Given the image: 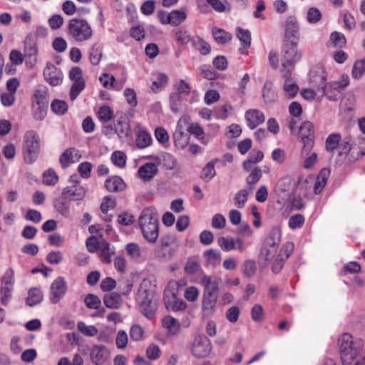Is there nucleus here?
Returning <instances> with one entry per match:
<instances>
[{
  "mask_svg": "<svg viewBox=\"0 0 365 365\" xmlns=\"http://www.w3.org/2000/svg\"><path fill=\"white\" fill-rule=\"evenodd\" d=\"M341 135L338 133L330 134L326 140V150L328 152H333L337 147L339 148Z\"/></svg>",
  "mask_w": 365,
  "mask_h": 365,
  "instance_id": "79ce46f5",
  "label": "nucleus"
},
{
  "mask_svg": "<svg viewBox=\"0 0 365 365\" xmlns=\"http://www.w3.org/2000/svg\"><path fill=\"white\" fill-rule=\"evenodd\" d=\"M279 239L274 234H270L265 240L261 248L259 260L266 266L276 255L279 245Z\"/></svg>",
  "mask_w": 365,
  "mask_h": 365,
  "instance_id": "6e6552de",
  "label": "nucleus"
},
{
  "mask_svg": "<svg viewBox=\"0 0 365 365\" xmlns=\"http://www.w3.org/2000/svg\"><path fill=\"white\" fill-rule=\"evenodd\" d=\"M299 133L304 143L302 155H308L314 145V130L312 123L309 121L304 122L300 126Z\"/></svg>",
  "mask_w": 365,
  "mask_h": 365,
  "instance_id": "1a4fd4ad",
  "label": "nucleus"
},
{
  "mask_svg": "<svg viewBox=\"0 0 365 365\" xmlns=\"http://www.w3.org/2000/svg\"><path fill=\"white\" fill-rule=\"evenodd\" d=\"M81 155L78 150L71 148L66 149L60 156L59 161L63 168H66L68 164L73 163L79 160Z\"/></svg>",
  "mask_w": 365,
  "mask_h": 365,
  "instance_id": "a211bd4d",
  "label": "nucleus"
},
{
  "mask_svg": "<svg viewBox=\"0 0 365 365\" xmlns=\"http://www.w3.org/2000/svg\"><path fill=\"white\" fill-rule=\"evenodd\" d=\"M200 269V264L194 260H188L184 267L185 272L187 274L197 273Z\"/></svg>",
  "mask_w": 365,
  "mask_h": 365,
  "instance_id": "338daca9",
  "label": "nucleus"
},
{
  "mask_svg": "<svg viewBox=\"0 0 365 365\" xmlns=\"http://www.w3.org/2000/svg\"><path fill=\"white\" fill-rule=\"evenodd\" d=\"M285 81L283 85V90L285 96L289 98H293L299 92V88L297 84L296 80L291 78L290 76L285 77Z\"/></svg>",
  "mask_w": 365,
  "mask_h": 365,
  "instance_id": "c85d7f7f",
  "label": "nucleus"
},
{
  "mask_svg": "<svg viewBox=\"0 0 365 365\" xmlns=\"http://www.w3.org/2000/svg\"><path fill=\"white\" fill-rule=\"evenodd\" d=\"M110 352L104 345H95L91 351V359L96 365H102L108 359Z\"/></svg>",
  "mask_w": 365,
  "mask_h": 365,
  "instance_id": "2eb2a0df",
  "label": "nucleus"
},
{
  "mask_svg": "<svg viewBox=\"0 0 365 365\" xmlns=\"http://www.w3.org/2000/svg\"><path fill=\"white\" fill-rule=\"evenodd\" d=\"M245 118L247 125L251 128H255L258 125L265 120V117L262 112L257 109H251L246 112Z\"/></svg>",
  "mask_w": 365,
  "mask_h": 365,
  "instance_id": "6ab92c4d",
  "label": "nucleus"
},
{
  "mask_svg": "<svg viewBox=\"0 0 365 365\" xmlns=\"http://www.w3.org/2000/svg\"><path fill=\"white\" fill-rule=\"evenodd\" d=\"M67 284L63 277H57L50 287L49 299L52 304H57L66 294Z\"/></svg>",
  "mask_w": 365,
  "mask_h": 365,
  "instance_id": "f8f14e48",
  "label": "nucleus"
},
{
  "mask_svg": "<svg viewBox=\"0 0 365 365\" xmlns=\"http://www.w3.org/2000/svg\"><path fill=\"white\" fill-rule=\"evenodd\" d=\"M200 76L207 80H214L219 76L218 73L210 68L206 65L200 66L199 68Z\"/></svg>",
  "mask_w": 365,
  "mask_h": 365,
  "instance_id": "5fc2aeb1",
  "label": "nucleus"
},
{
  "mask_svg": "<svg viewBox=\"0 0 365 365\" xmlns=\"http://www.w3.org/2000/svg\"><path fill=\"white\" fill-rule=\"evenodd\" d=\"M33 104L34 105H48V90L37 89L34 94Z\"/></svg>",
  "mask_w": 365,
  "mask_h": 365,
  "instance_id": "e433bc0d",
  "label": "nucleus"
},
{
  "mask_svg": "<svg viewBox=\"0 0 365 365\" xmlns=\"http://www.w3.org/2000/svg\"><path fill=\"white\" fill-rule=\"evenodd\" d=\"M163 326L168 330L169 334L175 335L180 329L179 321L171 316H165L162 321Z\"/></svg>",
  "mask_w": 365,
  "mask_h": 365,
  "instance_id": "cd10ccee",
  "label": "nucleus"
},
{
  "mask_svg": "<svg viewBox=\"0 0 365 365\" xmlns=\"http://www.w3.org/2000/svg\"><path fill=\"white\" fill-rule=\"evenodd\" d=\"M150 283V282L147 279L143 280L138 294L140 312L148 319H152L158 309V302L155 299V292L147 289L148 284Z\"/></svg>",
  "mask_w": 365,
  "mask_h": 365,
  "instance_id": "20e7f679",
  "label": "nucleus"
},
{
  "mask_svg": "<svg viewBox=\"0 0 365 365\" xmlns=\"http://www.w3.org/2000/svg\"><path fill=\"white\" fill-rule=\"evenodd\" d=\"M43 184L46 185H54L58 181V177L56 172L50 168L48 170L45 171L43 174Z\"/></svg>",
  "mask_w": 365,
  "mask_h": 365,
  "instance_id": "8fccbe9b",
  "label": "nucleus"
},
{
  "mask_svg": "<svg viewBox=\"0 0 365 365\" xmlns=\"http://www.w3.org/2000/svg\"><path fill=\"white\" fill-rule=\"evenodd\" d=\"M297 41L286 39L282 48V73L284 77L291 76L295 64L302 58V52L298 49Z\"/></svg>",
  "mask_w": 365,
  "mask_h": 365,
  "instance_id": "f03ea898",
  "label": "nucleus"
},
{
  "mask_svg": "<svg viewBox=\"0 0 365 365\" xmlns=\"http://www.w3.org/2000/svg\"><path fill=\"white\" fill-rule=\"evenodd\" d=\"M98 116L101 122L107 123L113 118V113L109 106H103L98 110Z\"/></svg>",
  "mask_w": 365,
  "mask_h": 365,
  "instance_id": "de8ad7c7",
  "label": "nucleus"
},
{
  "mask_svg": "<svg viewBox=\"0 0 365 365\" xmlns=\"http://www.w3.org/2000/svg\"><path fill=\"white\" fill-rule=\"evenodd\" d=\"M139 224L145 239L149 242H155L159 235L158 216L155 209L153 207L143 210Z\"/></svg>",
  "mask_w": 365,
  "mask_h": 365,
  "instance_id": "f257e3e1",
  "label": "nucleus"
},
{
  "mask_svg": "<svg viewBox=\"0 0 365 365\" xmlns=\"http://www.w3.org/2000/svg\"><path fill=\"white\" fill-rule=\"evenodd\" d=\"M304 222V217L300 214L292 216L289 220V226L292 229L301 227Z\"/></svg>",
  "mask_w": 365,
  "mask_h": 365,
  "instance_id": "69168bd1",
  "label": "nucleus"
},
{
  "mask_svg": "<svg viewBox=\"0 0 365 365\" xmlns=\"http://www.w3.org/2000/svg\"><path fill=\"white\" fill-rule=\"evenodd\" d=\"M48 106L46 105H34L32 106L33 115L35 119L38 120H43L47 113Z\"/></svg>",
  "mask_w": 365,
  "mask_h": 365,
  "instance_id": "4d7b16f0",
  "label": "nucleus"
},
{
  "mask_svg": "<svg viewBox=\"0 0 365 365\" xmlns=\"http://www.w3.org/2000/svg\"><path fill=\"white\" fill-rule=\"evenodd\" d=\"M41 149L40 137L35 130L27 131L24 137L22 153L24 162L33 164L37 160Z\"/></svg>",
  "mask_w": 365,
  "mask_h": 365,
  "instance_id": "39448f33",
  "label": "nucleus"
},
{
  "mask_svg": "<svg viewBox=\"0 0 365 365\" xmlns=\"http://www.w3.org/2000/svg\"><path fill=\"white\" fill-rule=\"evenodd\" d=\"M13 286H1V302L4 305H6L11 297Z\"/></svg>",
  "mask_w": 365,
  "mask_h": 365,
  "instance_id": "680f3d73",
  "label": "nucleus"
},
{
  "mask_svg": "<svg viewBox=\"0 0 365 365\" xmlns=\"http://www.w3.org/2000/svg\"><path fill=\"white\" fill-rule=\"evenodd\" d=\"M192 44L202 55H207L210 53V44L198 36L192 38Z\"/></svg>",
  "mask_w": 365,
  "mask_h": 365,
  "instance_id": "72a5a7b5",
  "label": "nucleus"
},
{
  "mask_svg": "<svg viewBox=\"0 0 365 365\" xmlns=\"http://www.w3.org/2000/svg\"><path fill=\"white\" fill-rule=\"evenodd\" d=\"M185 124V120L180 118L178 122L176 129L173 134L175 145L178 149H184L189 143L190 134L183 126Z\"/></svg>",
  "mask_w": 365,
  "mask_h": 365,
  "instance_id": "4468645a",
  "label": "nucleus"
},
{
  "mask_svg": "<svg viewBox=\"0 0 365 365\" xmlns=\"http://www.w3.org/2000/svg\"><path fill=\"white\" fill-rule=\"evenodd\" d=\"M321 83L318 86L317 91L322 96L325 95L331 101H337L340 96V91L342 88L333 89L329 88L330 83L326 84V77L323 75L320 77Z\"/></svg>",
  "mask_w": 365,
  "mask_h": 365,
  "instance_id": "dca6fc26",
  "label": "nucleus"
},
{
  "mask_svg": "<svg viewBox=\"0 0 365 365\" xmlns=\"http://www.w3.org/2000/svg\"><path fill=\"white\" fill-rule=\"evenodd\" d=\"M152 143V138L150 135L138 126L136 129V145L139 148H145L150 145Z\"/></svg>",
  "mask_w": 365,
  "mask_h": 365,
  "instance_id": "a878e982",
  "label": "nucleus"
},
{
  "mask_svg": "<svg viewBox=\"0 0 365 365\" xmlns=\"http://www.w3.org/2000/svg\"><path fill=\"white\" fill-rule=\"evenodd\" d=\"M330 44L334 48H343L346 43L345 36L340 32L334 31L330 35Z\"/></svg>",
  "mask_w": 365,
  "mask_h": 365,
  "instance_id": "4c0bfd02",
  "label": "nucleus"
},
{
  "mask_svg": "<svg viewBox=\"0 0 365 365\" xmlns=\"http://www.w3.org/2000/svg\"><path fill=\"white\" fill-rule=\"evenodd\" d=\"M62 195L70 200H81L86 195V190L80 185H73L63 190Z\"/></svg>",
  "mask_w": 365,
  "mask_h": 365,
  "instance_id": "f3484780",
  "label": "nucleus"
},
{
  "mask_svg": "<svg viewBox=\"0 0 365 365\" xmlns=\"http://www.w3.org/2000/svg\"><path fill=\"white\" fill-rule=\"evenodd\" d=\"M237 36L241 41L242 44L246 47H249L251 44V34L248 30L240 28L237 29Z\"/></svg>",
  "mask_w": 365,
  "mask_h": 365,
  "instance_id": "864d4df0",
  "label": "nucleus"
},
{
  "mask_svg": "<svg viewBox=\"0 0 365 365\" xmlns=\"http://www.w3.org/2000/svg\"><path fill=\"white\" fill-rule=\"evenodd\" d=\"M322 14L320 11L314 7L310 8L307 12V20L311 24H316L320 21Z\"/></svg>",
  "mask_w": 365,
  "mask_h": 365,
  "instance_id": "e2e57ef3",
  "label": "nucleus"
},
{
  "mask_svg": "<svg viewBox=\"0 0 365 365\" xmlns=\"http://www.w3.org/2000/svg\"><path fill=\"white\" fill-rule=\"evenodd\" d=\"M256 270L257 266L255 260L247 259L242 264V272L248 278L253 277Z\"/></svg>",
  "mask_w": 365,
  "mask_h": 365,
  "instance_id": "ea45409f",
  "label": "nucleus"
},
{
  "mask_svg": "<svg viewBox=\"0 0 365 365\" xmlns=\"http://www.w3.org/2000/svg\"><path fill=\"white\" fill-rule=\"evenodd\" d=\"M46 82L52 86L60 85L63 81V73L54 64L47 62L43 72Z\"/></svg>",
  "mask_w": 365,
  "mask_h": 365,
  "instance_id": "ddd939ff",
  "label": "nucleus"
},
{
  "mask_svg": "<svg viewBox=\"0 0 365 365\" xmlns=\"http://www.w3.org/2000/svg\"><path fill=\"white\" fill-rule=\"evenodd\" d=\"M182 97L179 93H172L170 96V104L173 112L178 113L180 110V106Z\"/></svg>",
  "mask_w": 365,
  "mask_h": 365,
  "instance_id": "bf43d9fd",
  "label": "nucleus"
},
{
  "mask_svg": "<svg viewBox=\"0 0 365 365\" xmlns=\"http://www.w3.org/2000/svg\"><path fill=\"white\" fill-rule=\"evenodd\" d=\"M262 97L267 104H271L276 101L277 95L272 88V83L270 81H266L263 86Z\"/></svg>",
  "mask_w": 365,
  "mask_h": 365,
  "instance_id": "c756f323",
  "label": "nucleus"
},
{
  "mask_svg": "<svg viewBox=\"0 0 365 365\" xmlns=\"http://www.w3.org/2000/svg\"><path fill=\"white\" fill-rule=\"evenodd\" d=\"M51 107L52 110L58 115H63L68 110V105L63 101L54 100Z\"/></svg>",
  "mask_w": 365,
  "mask_h": 365,
  "instance_id": "13d9d810",
  "label": "nucleus"
},
{
  "mask_svg": "<svg viewBox=\"0 0 365 365\" xmlns=\"http://www.w3.org/2000/svg\"><path fill=\"white\" fill-rule=\"evenodd\" d=\"M285 37L289 41L299 40V25L294 17L287 19L285 26Z\"/></svg>",
  "mask_w": 365,
  "mask_h": 365,
  "instance_id": "aec40b11",
  "label": "nucleus"
},
{
  "mask_svg": "<svg viewBox=\"0 0 365 365\" xmlns=\"http://www.w3.org/2000/svg\"><path fill=\"white\" fill-rule=\"evenodd\" d=\"M115 132L120 138H128L130 132V125L125 116H120L114 123Z\"/></svg>",
  "mask_w": 365,
  "mask_h": 365,
  "instance_id": "5701e85b",
  "label": "nucleus"
},
{
  "mask_svg": "<svg viewBox=\"0 0 365 365\" xmlns=\"http://www.w3.org/2000/svg\"><path fill=\"white\" fill-rule=\"evenodd\" d=\"M179 287L178 282H170L164 291V304L168 311L178 312L187 307L186 302L178 298Z\"/></svg>",
  "mask_w": 365,
  "mask_h": 365,
  "instance_id": "0eeeda50",
  "label": "nucleus"
},
{
  "mask_svg": "<svg viewBox=\"0 0 365 365\" xmlns=\"http://www.w3.org/2000/svg\"><path fill=\"white\" fill-rule=\"evenodd\" d=\"M219 161L218 158H215L208 162L202 170L201 178L204 180H210L213 178L216 175L215 166L217 162Z\"/></svg>",
  "mask_w": 365,
  "mask_h": 365,
  "instance_id": "7c9ffc66",
  "label": "nucleus"
},
{
  "mask_svg": "<svg viewBox=\"0 0 365 365\" xmlns=\"http://www.w3.org/2000/svg\"><path fill=\"white\" fill-rule=\"evenodd\" d=\"M92 165L89 162H83L78 167V171L83 178H88L91 175Z\"/></svg>",
  "mask_w": 365,
  "mask_h": 365,
  "instance_id": "774afa93",
  "label": "nucleus"
},
{
  "mask_svg": "<svg viewBox=\"0 0 365 365\" xmlns=\"http://www.w3.org/2000/svg\"><path fill=\"white\" fill-rule=\"evenodd\" d=\"M158 168L155 163H147L138 169V175L144 181L151 180L158 173Z\"/></svg>",
  "mask_w": 365,
  "mask_h": 365,
  "instance_id": "4be33fe9",
  "label": "nucleus"
},
{
  "mask_svg": "<svg viewBox=\"0 0 365 365\" xmlns=\"http://www.w3.org/2000/svg\"><path fill=\"white\" fill-rule=\"evenodd\" d=\"M365 74V57L354 62L352 68V77L359 79Z\"/></svg>",
  "mask_w": 365,
  "mask_h": 365,
  "instance_id": "a19ab883",
  "label": "nucleus"
},
{
  "mask_svg": "<svg viewBox=\"0 0 365 365\" xmlns=\"http://www.w3.org/2000/svg\"><path fill=\"white\" fill-rule=\"evenodd\" d=\"M102 57V51L100 46L94 45L90 53V61L91 63L96 66L99 63Z\"/></svg>",
  "mask_w": 365,
  "mask_h": 365,
  "instance_id": "052dcab7",
  "label": "nucleus"
},
{
  "mask_svg": "<svg viewBox=\"0 0 365 365\" xmlns=\"http://www.w3.org/2000/svg\"><path fill=\"white\" fill-rule=\"evenodd\" d=\"M115 254V251L110 247L109 243L105 242L101 245L100 257L101 261L106 264L111 263V257Z\"/></svg>",
  "mask_w": 365,
  "mask_h": 365,
  "instance_id": "f704fd0d",
  "label": "nucleus"
},
{
  "mask_svg": "<svg viewBox=\"0 0 365 365\" xmlns=\"http://www.w3.org/2000/svg\"><path fill=\"white\" fill-rule=\"evenodd\" d=\"M86 307L89 309H98L101 304L99 297L93 294H88L84 299Z\"/></svg>",
  "mask_w": 365,
  "mask_h": 365,
  "instance_id": "603ef678",
  "label": "nucleus"
},
{
  "mask_svg": "<svg viewBox=\"0 0 365 365\" xmlns=\"http://www.w3.org/2000/svg\"><path fill=\"white\" fill-rule=\"evenodd\" d=\"M68 35L75 41L82 43L92 38L93 29L86 20L75 18L68 23Z\"/></svg>",
  "mask_w": 365,
  "mask_h": 365,
  "instance_id": "423d86ee",
  "label": "nucleus"
},
{
  "mask_svg": "<svg viewBox=\"0 0 365 365\" xmlns=\"http://www.w3.org/2000/svg\"><path fill=\"white\" fill-rule=\"evenodd\" d=\"M217 244L225 252H229L236 248L235 242L233 238L228 239L225 237H220L217 239Z\"/></svg>",
  "mask_w": 365,
  "mask_h": 365,
  "instance_id": "49530a36",
  "label": "nucleus"
},
{
  "mask_svg": "<svg viewBox=\"0 0 365 365\" xmlns=\"http://www.w3.org/2000/svg\"><path fill=\"white\" fill-rule=\"evenodd\" d=\"M42 292L37 288H32L29 291V296L26 298V304L33 307L39 304L43 300Z\"/></svg>",
  "mask_w": 365,
  "mask_h": 365,
  "instance_id": "2f4dec72",
  "label": "nucleus"
},
{
  "mask_svg": "<svg viewBox=\"0 0 365 365\" xmlns=\"http://www.w3.org/2000/svg\"><path fill=\"white\" fill-rule=\"evenodd\" d=\"M85 88V81L84 80H80L79 81H74L73 85L71 86L70 91V98L71 101H74L77 96L80 94V93Z\"/></svg>",
  "mask_w": 365,
  "mask_h": 365,
  "instance_id": "3c124183",
  "label": "nucleus"
},
{
  "mask_svg": "<svg viewBox=\"0 0 365 365\" xmlns=\"http://www.w3.org/2000/svg\"><path fill=\"white\" fill-rule=\"evenodd\" d=\"M212 350V344L209 339L205 334H200L195 337L192 354L197 358L207 356Z\"/></svg>",
  "mask_w": 365,
  "mask_h": 365,
  "instance_id": "9b49d317",
  "label": "nucleus"
},
{
  "mask_svg": "<svg viewBox=\"0 0 365 365\" xmlns=\"http://www.w3.org/2000/svg\"><path fill=\"white\" fill-rule=\"evenodd\" d=\"M248 195H249L248 190H247L245 189L239 190L235 194V197H234L235 206L238 208H242L245 206V205L247 200Z\"/></svg>",
  "mask_w": 365,
  "mask_h": 365,
  "instance_id": "a18cd8bd",
  "label": "nucleus"
},
{
  "mask_svg": "<svg viewBox=\"0 0 365 365\" xmlns=\"http://www.w3.org/2000/svg\"><path fill=\"white\" fill-rule=\"evenodd\" d=\"M355 146V139L352 135L349 134L348 135L344 137L343 138H341V140L339 145V155H347L351 151L353 155L356 149Z\"/></svg>",
  "mask_w": 365,
  "mask_h": 365,
  "instance_id": "412c9836",
  "label": "nucleus"
},
{
  "mask_svg": "<svg viewBox=\"0 0 365 365\" xmlns=\"http://www.w3.org/2000/svg\"><path fill=\"white\" fill-rule=\"evenodd\" d=\"M295 183L291 176L281 178L275 186V192L283 200H291L294 193Z\"/></svg>",
  "mask_w": 365,
  "mask_h": 365,
  "instance_id": "9d476101",
  "label": "nucleus"
},
{
  "mask_svg": "<svg viewBox=\"0 0 365 365\" xmlns=\"http://www.w3.org/2000/svg\"><path fill=\"white\" fill-rule=\"evenodd\" d=\"M105 187L109 192H120L125 187V184L119 176H111L105 182Z\"/></svg>",
  "mask_w": 365,
  "mask_h": 365,
  "instance_id": "b1692460",
  "label": "nucleus"
},
{
  "mask_svg": "<svg viewBox=\"0 0 365 365\" xmlns=\"http://www.w3.org/2000/svg\"><path fill=\"white\" fill-rule=\"evenodd\" d=\"M103 302L109 309H119L123 304V299L120 294L110 292L104 295Z\"/></svg>",
  "mask_w": 365,
  "mask_h": 365,
  "instance_id": "393cba45",
  "label": "nucleus"
},
{
  "mask_svg": "<svg viewBox=\"0 0 365 365\" xmlns=\"http://www.w3.org/2000/svg\"><path fill=\"white\" fill-rule=\"evenodd\" d=\"M329 174L330 170L327 168H323L319 172L314 184V192L316 195L321 193L323 190Z\"/></svg>",
  "mask_w": 365,
  "mask_h": 365,
  "instance_id": "bb28decb",
  "label": "nucleus"
},
{
  "mask_svg": "<svg viewBox=\"0 0 365 365\" xmlns=\"http://www.w3.org/2000/svg\"><path fill=\"white\" fill-rule=\"evenodd\" d=\"M212 35L215 41L219 44H225L232 38L231 34L216 27L212 29Z\"/></svg>",
  "mask_w": 365,
  "mask_h": 365,
  "instance_id": "473e14b6",
  "label": "nucleus"
},
{
  "mask_svg": "<svg viewBox=\"0 0 365 365\" xmlns=\"http://www.w3.org/2000/svg\"><path fill=\"white\" fill-rule=\"evenodd\" d=\"M111 160L114 165L119 168H123L126 164V155L121 151H115L111 155Z\"/></svg>",
  "mask_w": 365,
  "mask_h": 365,
  "instance_id": "6e6d98bb",
  "label": "nucleus"
},
{
  "mask_svg": "<svg viewBox=\"0 0 365 365\" xmlns=\"http://www.w3.org/2000/svg\"><path fill=\"white\" fill-rule=\"evenodd\" d=\"M240 311L239 307L232 306L230 307L226 312V319L232 323H235L239 318Z\"/></svg>",
  "mask_w": 365,
  "mask_h": 365,
  "instance_id": "0e129e2a",
  "label": "nucleus"
},
{
  "mask_svg": "<svg viewBox=\"0 0 365 365\" xmlns=\"http://www.w3.org/2000/svg\"><path fill=\"white\" fill-rule=\"evenodd\" d=\"M169 24L173 26H178L185 20L187 15L183 9L174 10L168 14Z\"/></svg>",
  "mask_w": 365,
  "mask_h": 365,
  "instance_id": "c9c22d12",
  "label": "nucleus"
},
{
  "mask_svg": "<svg viewBox=\"0 0 365 365\" xmlns=\"http://www.w3.org/2000/svg\"><path fill=\"white\" fill-rule=\"evenodd\" d=\"M262 178V170L259 167L255 168L246 178V182L250 190H252V185L257 183Z\"/></svg>",
  "mask_w": 365,
  "mask_h": 365,
  "instance_id": "37998d69",
  "label": "nucleus"
},
{
  "mask_svg": "<svg viewBox=\"0 0 365 365\" xmlns=\"http://www.w3.org/2000/svg\"><path fill=\"white\" fill-rule=\"evenodd\" d=\"M79 331L86 336H94L98 334V329L95 326H88L83 322H79L77 324Z\"/></svg>",
  "mask_w": 365,
  "mask_h": 365,
  "instance_id": "c03bdc74",
  "label": "nucleus"
},
{
  "mask_svg": "<svg viewBox=\"0 0 365 365\" xmlns=\"http://www.w3.org/2000/svg\"><path fill=\"white\" fill-rule=\"evenodd\" d=\"M220 279L211 276L205 275L201 279L200 283L204 288L202 309L208 314L214 312L216 306Z\"/></svg>",
  "mask_w": 365,
  "mask_h": 365,
  "instance_id": "7ed1b4c3",
  "label": "nucleus"
},
{
  "mask_svg": "<svg viewBox=\"0 0 365 365\" xmlns=\"http://www.w3.org/2000/svg\"><path fill=\"white\" fill-rule=\"evenodd\" d=\"M175 36L177 41L181 45H186L189 42H192V38H191V36L190 35L188 31L182 27L179 28L177 30Z\"/></svg>",
  "mask_w": 365,
  "mask_h": 365,
  "instance_id": "09e8293b",
  "label": "nucleus"
},
{
  "mask_svg": "<svg viewBox=\"0 0 365 365\" xmlns=\"http://www.w3.org/2000/svg\"><path fill=\"white\" fill-rule=\"evenodd\" d=\"M25 56L28 57H34V61L36 62L37 48L31 36H27L24 43Z\"/></svg>",
  "mask_w": 365,
  "mask_h": 365,
  "instance_id": "58836bf2",
  "label": "nucleus"
}]
</instances>
